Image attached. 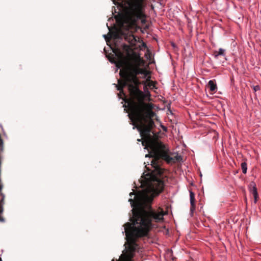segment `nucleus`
Returning a JSON list of instances; mask_svg holds the SVG:
<instances>
[{
    "label": "nucleus",
    "mask_w": 261,
    "mask_h": 261,
    "mask_svg": "<svg viewBox=\"0 0 261 261\" xmlns=\"http://www.w3.org/2000/svg\"><path fill=\"white\" fill-rule=\"evenodd\" d=\"M195 210V204H191L190 211L191 213H193Z\"/></svg>",
    "instance_id": "obj_13"
},
{
    "label": "nucleus",
    "mask_w": 261,
    "mask_h": 261,
    "mask_svg": "<svg viewBox=\"0 0 261 261\" xmlns=\"http://www.w3.org/2000/svg\"><path fill=\"white\" fill-rule=\"evenodd\" d=\"M1 132L4 134V135H5V132H4V128L2 125L0 124V141L2 142V146H4V142L2 139L1 138Z\"/></svg>",
    "instance_id": "obj_12"
},
{
    "label": "nucleus",
    "mask_w": 261,
    "mask_h": 261,
    "mask_svg": "<svg viewBox=\"0 0 261 261\" xmlns=\"http://www.w3.org/2000/svg\"><path fill=\"white\" fill-rule=\"evenodd\" d=\"M250 192L254 197V202L255 203L258 199V196L257 191V189L255 187V185H254L252 189H250Z\"/></svg>",
    "instance_id": "obj_8"
},
{
    "label": "nucleus",
    "mask_w": 261,
    "mask_h": 261,
    "mask_svg": "<svg viewBox=\"0 0 261 261\" xmlns=\"http://www.w3.org/2000/svg\"><path fill=\"white\" fill-rule=\"evenodd\" d=\"M155 126L154 121H151L148 125L138 130L143 140L142 145L149 150V154L146 155V156L153 158L151 162V166L153 168V171L149 176L151 180L149 182V189L158 195L163 191L166 178L164 174L165 170L160 167V160H164L167 163H175L181 161L182 157L178 155L171 157L169 155V150L158 140L157 136H152L151 134H153L152 129Z\"/></svg>",
    "instance_id": "obj_2"
},
{
    "label": "nucleus",
    "mask_w": 261,
    "mask_h": 261,
    "mask_svg": "<svg viewBox=\"0 0 261 261\" xmlns=\"http://www.w3.org/2000/svg\"><path fill=\"white\" fill-rule=\"evenodd\" d=\"M141 139H138V141H141Z\"/></svg>",
    "instance_id": "obj_18"
},
{
    "label": "nucleus",
    "mask_w": 261,
    "mask_h": 261,
    "mask_svg": "<svg viewBox=\"0 0 261 261\" xmlns=\"http://www.w3.org/2000/svg\"><path fill=\"white\" fill-rule=\"evenodd\" d=\"M148 86H149V87H154V82L151 81H149V83L148 84Z\"/></svg>",
    "instance_id": "obj_14"
},
{
    "label": "nucleus",
    "mask_w": 261,
    "mask_h": 261,
    "mask_svg": "<svg viewBox=\"0 0 261 261\" xmlns=\"http://www.w3.org/2000/svg\"><path fill=\"white\" fill-rule=\"evenodd\" d=\"M135 65L129 63L121 53H119V59L116 63L118 68H122L119 74L122 78L137 77L139 74H144L145 70L140 68L144 64V61L140 56L134 59Z\"/></svg>",
    "instance_id": "obj_5"
},
{
    "label": "nucleus",
    "mask_w": 261,
    "mask_h": 261,
    "mask_svg": "<svg viewBox=\"0 0 261 261\" xmlns=\"http://www.w3.org/2000/svg\"><path fill=\"white\" fill-rule=\"evenodd\" d=\"M0 261H3L1 257H0Z\"/></svg>",
    "instance_id": "obj_19"
},
{
    "label": "nucleus",
    "mask_w": 261,
    "mask_h": 261,
    "mask_svg": "<svg viewBox=\"0 0 261 261\" xmlns=\"http://www.w3.org/2000/svg\"><path fill=\"white\" fill-rule=\"evenodd\" d=\"M145 28H146V29H148V26H146V27H145Z\"/></svg>",
    "instance_id": "obj_17"
},
{
    "label": "nucleus",
    "mask_w": 261,
    "mask_h": 261,
    "mask_svg": "<svg viewBox=\"0 0 261 261\" xmlns=\"http://www.w3.org/2000/svg\"><path fill=\"white\" fill-rule=\"evenodd\" d=\"M208 87L212 92H215L217 89V86L215 80H210L208 83Z\"/></svg>",
    "instance_id": "obj_7"
},
{
    "label": "nucleus",
    "mask_w": 261,
    "mask_h": 261,
    "mask_svg": "<svg viewBox=\"0 0 261 261\" xmlns=\"http://www.w3.org/2000/svg\"><path fill=\"white\" fill-rule=\"evenodd\" d=\"M133 195H136V194L135 195V193H134V192H130V194H129V196H130V197H132ZM135 198H136L135 197L134 201L135 200ZM133 200H134V199H133Z\"/></svg>",
    "instance_id": "obj_15"
},
{
    "label": "nucleus",
    "mask_w": 261,
    "mask_h": 261,
    "mask_svg": "<svg viewBox=\"0 0 261 261\" xmlns=\"http://www.w3.org/2000/svg\"><path fill=\"white\" fill-rule=\"evenodd\" d=\"M121 27L124 29L126 31H128L127 34L123 32L121 28L117 30L116 32H109L107 35H104L107 41L110 40L111 38L114 37V38H119L120 36H123L126 40H127L130 44H134L137 41L136 37L132 33L129 34V31L126 30V27H123L122 24Z\"/></svg>",
    "instance_id": "obj_6"
},
{
    "label": "nucleus",
    "mask_w": 261,
    "mask_h": 261,
    "mask_svg": "<svg viewBox=\"0 0 261 261\" xmlns=\"http://www.w3.org/2000/svg\"><path fill=\"white\" fill-rule=\"evenodd\" d=\"M145 0H128L122 17V26L127 30L133 29L139 20L142 24L146 23L147 15L145 13Z\"/></svg>",
    "instance_id": "obj_4"
},
{
    "label": "nucleus",
    "mask_w": 261,
    "mask_h": 261,
    "mask_svg": "<svg viewBox=\"0 0 261 261\" xmlns=\"http://www.w3.org/2000/svg\"><path fill=\"white\" fill-rule=\"evenodd\" d=\"M225 49L223 48H219L218 51L215 50L214 51L213 56L215 59H217L219 56H224L225 55Z\"/></svg>",
    "instance_id": "obj_9"
},
{
    "label": "nucleus",
    "mask_w": 261,
    "mask_h": 261,
    "mask_svg": "<svg viewBox=\"0 0 261 261\" xmlns=\"http://www.w3.org/2000/svg\"><path fill=\"white\" fill-rule=\"evenodd\" d=\"M259 89V86H256L254 87V90L255 91L257 90H258Z\"/></svg>",
    "instance_id": "obj_16"
},
{
    "label": "nucleus",
    "mask_w": 261,
    "mask_h": 261,
    "mask_svg": "<svg viewBox=\"0 0 261 261\" xmlns=\"http://www.w3.org/2000/svg\"><path fill=\"white\" fill-rule=\"evenodd\" d=\"M145 167L151 172L145 177L144 186L145 188L136 194L135 201L132 198L128 200L133 208L132 210L133 217L130 218L132 222H127L124 225L127 246L117 261H134L133 258L138 248L136 240L147 236L152 226V222H162L166 215L162 208L159 207L155 210L151 206L153 198L159 194L155 195L154 192H151L149 189V182L151 180L149 176L153 171V168L150 169L146 166ZM112 261L115 260L113 259Z\"/></svg>",
    "instance_id": "obj_1"
},
{
    "label": "nucleus",
    "mask_w": 261,
    "mask_h": 261,
    "mask_svg": "<svg viewBox=\"0 0 261 261\" xmlns=\"http://www.w3.org/2000/svg\"><path fill=\"white\" fill-rule=\"evenodd\" d=\"M190 203L191 204H195V194L194 193L190 191Z\"/></svg>",
    "instance_id": "obj_10"
},
{
    "label": "nucleus",
    "mask_w": 261,
    "mask_h": 261,
    "mask_svg": "<svg viewBox=\"0 0 261 261\" xmlns=\"http://www.w3.org/2000/svg\"><path fill=\"white\" fill-rule=\"evenodd\" d=\"M241 168L242 170V172L244 174H246L247 170V164L245 162H243L241 164Z\"/></svg>",
    "instance_id": "obj_11"
},
{
    "label": "nucleus",
    "mask_w": 261,
    "mask_h": 261,
    "mask_svg": "<svg viewBox=\"0 0 261 261\" xmlns=\"http://www.w3.org/2000/svg\"><path fill=\"white\" fill-rule=\"evenodd\" d=\"M123 81L118 80V85H116L117 89L120 92V94L125 95L123 88L127 86L130 95L128 102L130 113L128 114L129 119L134 126L140 130L148 125L155 115L152 111L153 105L151 103H145V97L144 93L139 89L141 82L137 77L122 78Z\"/></svg>",
    "instance_id": "obj_3"
}]
</instances>
